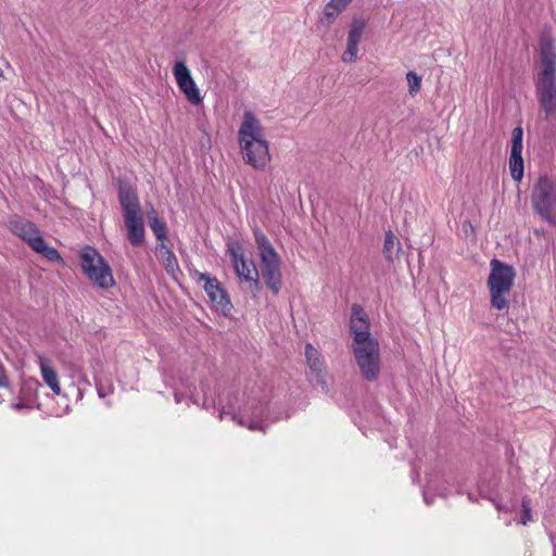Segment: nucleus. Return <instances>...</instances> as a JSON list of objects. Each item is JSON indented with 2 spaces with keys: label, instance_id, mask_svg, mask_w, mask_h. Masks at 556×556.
<instances>
[{
  "label": "nucleus",
  "instance_id": "nucleus-5",
  "mask_svg": "<svg viewBox=\"0 0 556 556\" xmlns=\"http://www.w3.org/2000/svg\"><path fill=\"white\" fill-rule=\"evenodd\" d=\"M9 229L27 243L34 252L41 254L48 261L64 264V260L59 251L46 243L41 231L31 220L15 215L9 220Z\"/></svg>",
  "mask_w": 556,
  "mask_h": 556
},
{
  "label": "nucleus",
  "instance_id": "nucleus-3",
  "mask_svg": "<svg viewBox=\"0 0 556 556\" xmlns=\"http://www.w3.org/2000/svg\"><path fill=\"white\" fill-rule=\"evenodd\" d=\"M254 240L258 250L261 261V273L266 287L278 294L282 287V275L280 270V256L267 236L258 228L253 229Z\"/></svg>",
  "mask_w": 556,
  "mask_h": 556
},
{
  "label": "nucleus",
  "instance_id": "nucleus-2",
  "mask_svg": "<svg viewBox=\"0 0 556 556\" xmlns=\"http://www.w3.org/2000/svg\"><path fill=\"white\" fill-rule=\"evenodd\" d=\"M242 157L256 170H264L271 161L268 141L261 122L251 111H245L238 130Z\"/></svg>",
  "mask_w": 556,
  "mask_h": 556
},
{
  "label": "nucleus",
  "instance_id": "nucleus-17",
  "mask_svg": "<svg viewBox=\"0 0 556 556\" xmlns=\"http://www.w3.org/2000/svg\"><path fill=\"white\" fill-rule=\"evenodd\" d=\"M305 358L307 366L309 367L317 381L321 384H325V362L320 352L311 343H306L305 345Z\"/></svg>",
  "mask_w": 556,
  "mask_h": 556
},
{
  "label": "nucleus",
  "instance_id": "nucleus-8",
  "mask_svg": "<svg viewBox=\"0 0 556 556\" xmlns=\"http://www.w3.org/2000/svg\"><path fill=\"white\" fill-rule=\"evenodd\" d=\"M534 212L549 225L556 226V178L541 175L531 190Z\"/></svg>",
  "mask_w": 556,
  "mask_h": 556
},
{
  "label": "nucleus",
  "instance_id": "nucleus-7",
  "mask_svg": "<svg viewBox=\"0 0 556 556\" xmlns=\"http://www.w3.org/2000/svg\"><path fill=\"white\" fill-rule=\"evenodd\" d=\"M79 258L81 270L92 285L103 290L116 285L111 266L96 248L85 245Z\"/></svg>",
  "mask_w": 556,
  "mask_h": 556
},
{
  "label": "nucleus",
  "instance_id": "nucleus-6",
  "mask_svg": "<svg viewBox=\"0 0 556 556\" xmlns=\"http://www.w3.org/2000/svg\"><path fill=\"white\" fill-rule=\"evenodd\" d=\"M491 273L488 278L491 306L502 311L507 308L508 301L506 295L514 286L515 269L513 266L493 258L490 263Z\"/></svg>",
  "mask_w": 556,
  "mask_h": 556
},
{
  "label": "nucleus",
  "instance_id": "nucleus-24",
  "mask_svg": "<svg viewBox=\"0 0 556 556\" xmlns=\"http://www.w3.org/2000/svg\"><path fill=\"white\" fill-rule=\"evenodd\" d=\"M521 523L523 526L528 525L532 520L531 514V501L529 497L525 496L521 501Z\"/></svg>",
  "mask_w": 556,
  "mask_h": 556
},
{
  "label": "nucleus",
  "instance_id": "nucleus-12",
  "mask_svg": "<svg viewBox=\"0 0 556 556\" xmlns=\"http://www.w3.org/2000/svg\"><path fill=\"white\" fill-rule=\"evenodd\" d=\"M173 75L179 90L184 93L187 101L192 105H200L203 102L200 89L198 88L191 72L184 61H177L173 66Z\"/></svg>",
  "mask_w": 556,
  "mask_h": 556
},
{
  "label": "nucleus",
  "instance_id": "nucleus-1",
  "mask_svg": "<svg viewBox=\"0 0 556 556\" xmlns=\"http://www.w3.org/2000/svg\"><path fill=\"white\" fill-rule=\"evenodd\" d=\"M534 75L535 97L543 119H556V47L549 31L541 34L538 42Z\"/></svg>",
  "mask_w": 556,
  "mask_h": 556
},
{
  "label": "nucleus",
  "instance_id": "nucleus-19",
  "mask_svg": "<svg viewBox=\"0 0 556 556\" xmlns=\"http://www.w3.org/2000/svg\"><path fill=\"white\" fill-rule=\"evenodd\" d=\"M148 222L156 240L160 243H164L167 238V227L154 208H151V211L148 212Z\"/></svg>",
  "mask_w": 556,
  "mask_h": 556
},
{
  "label": "nucleus",
  "instance_id": "nucleus-20",
  "mask_svg": "<svg viewBox=\"0 0 556 556\" xmlns=\"http://www.w3.org/2000/svg\"><path fill=\"white\" fill-rule=\"evenodd\" d=\"M352 0H330L324 8V16L331 24L351 3Z\"/></svg>",
  "mask_w": 556,
  "mask_h": 556
},
{
  "label": "nucleus",
  "instance_id": "nucleus-27",
  "mask_svg": "<svg viewBox=\"0 0 556 556\" xmlns=\"http://www.w3.org/2000/svg\"><path fill=\"white\" fill-rule=\"evenodd\" d=\"M248 428H249L250 430L258 429V427H257V425H256V424H250V425L248 426Z\"/></svg>",
  "mask_w": 556,
  "mask_h": 556
},
{
  "label": "nucleus",
  "instance_id": "nucleus-9",
  "mask_svg": "<svg viewBox=\"0 0 556 556\" xmlns=\"http://www.w3.org/2000/svg\"><path fill=\"white\" fill-rule=\"evenodd\" d=\"M355 362L366 381H376L381 371V355L378 340L351 345Z\"/></svg>",
  "mask_w": 556,
  "mask_h": 556
},
{
  "label": "nucleus",
  "instance_id": "nucleus-25",
  "mask_svg": "<svg viewBox=\"0 0 556 556\" xmlns=\"http://www.w3.org/2000/svg\"><path fill=\"white\" fill-rule=\"evenodd\" d=\"M9 387V378L5 372V368L2 364H0V388Z\"/></svg>",
  "mask_w": 556,
  "mask_h": 556
},
{
  "label": "nucleus",
  "instance_id": "nucleus-14",
  "mask_svg": "<svg viewBox=\"0 0 556 556\" xmlns=\"http://www.w3.org/2000/svg\"><path fill=\"white\" fill-rule=\"evenodd\" d=\"M366 21L362 17H354L350 25L346 38V48L342 53V62L354 63L358 59V45L366 28Z\"/></svg>",
  "mask_w": 556,
  "mask_h": 556
},
{
  "label": "nucleus",
  "instance_id": "nucleus-29",
  "mask_svg": "<svg viewBox=\"0 0 556 556\" xmlns=\"http://www.w3.org/2000/svg\"><path fill=\"white\" fill-rule=\"evenodd\" d=\"M0 402H3V400H0Z\"/></svg>",
  "mask_w": 556,
  "mask_h": 556
},
{
  "label": "nucleus",
  "instance_id": "nucleus-23",
  "mask_svg": "<svg viewBox=\"0 0 556 556\" xmlns=\"http://www.w3.org/2000/svg\"><path fill=\"white\" fill-rule=\"evenodd\" d=\"M406 79L408 84V92L412 97H415L421 89V77L415 72L409 71L406 74Z\"/></svg>",
  "mask_w": 556,
  "mask_h": 556
},
{
  "label": "nucleus",
  "instance_id": "nucleus-26",
  "mask_svg": "<svg viewBox=\"0 0 556 556\" xmlns=\"http://www.w3.org/2000/svg\"><path fill=\"white\" fill-rule=\"evenodd\" d=\"M97 391H98V395L100 397H104L106 396L108 394L112 393L113 392V388L110 387L106 391L104 390V388L100 384L97 383Z\"/></svg>",
  "mask_w": 556,
  "mask_h": 556
},
{
  "label": "nucleus",
  "instance_id": "nucleus-21",
  "mask_svg": "<svg viewBox=\"0 0 556 556\" xmlns=\"http://www.w3.org/2000/svg\"><path fill=\"white\" fill-rule=\"evenodd\" d=\"M401 250L400 240L391 231H387L384 236L383 243V254L388 261H392L394 254H396Z\"/></svg>",
  "mask_w": 556,
  "mask_h": 556
},
{
  "label": "nucleus",
  "instance_id": "nucleus-4",
  "mask_svg": "<svg viewBox=\"0 0 556 556\" xmlns=\"http://www.w3.org/2000/svg\"><path fill=\"white\" fill-rule=\"evenodd\" d=\"M118 200L124 213L127 238L134 247L144 242V224L136 190L130 186L118 188Z\"/></svg>",
  "mask_w": 556,
  "mask_h": 556
},
{
  "label": "nucleus",
  "instance_id": "nucleus-10",
  "mask_svg": "<svg viewBox=\"0 0 556 556\" xmlns=\"http://www.w3.org/2000/svg\"><path fill=\"white\" fill-rule=\"evenodd\" d=\"M227 254L230 257L235 273L241 282L251 283L253 292L262 289L260 275L253 261H248L240 241L232 240L227 243Z\"/></svg>",
  "mask_w": 556,
  "mask_h": 556
},
{
  "label": "nucleus",
  "instance_id": "nucleus-18",
  "mask_svg": "<svg viewBox=\"0 0 556 556\" xmlns=\"http://www.w3.org/2000/svg\"><path fill=\"white\" fill-rule=\"evenodd\" d=\"M39 386L37 379L25 380L21 387L18 402L12 404V407L16 410L22 408H31L37 399L36 389Z\"/></svg>",
  "mask_w": 556,
  "mask_h": 556
},
{
  "label": "nucleus",
  "instance_id": "nucleus-15",
  "mask_svg": "<svg viewBox=\"0 0 556 556\" xmlns=\"http://www.w3.org/2000/svg\"><path fill=\"white\" fill-rule=\"evenodd\" d=\"M522 137L523 131L521 127L514 128L511 132V148L509 156V172L511 178L520 181L523 177V160H522Z\"/></svg>",
  "mask_w": 556,
  "mask_h": 556
},
{
  "label": "nucleus",
  "instance_id": "nucleus-22",
  "mask_svg": "<svg viewBox=\"0 0 556 556\" xmlns=\"http://www.w3.org/2000/svg\"><path fill=\"white\" fill-rule=\"evenodd\" d=\"M159 245L162 263L167 273H174L176 269H178L177 257L175 256L174 252L165 245V243H160Z\"/></svg>",
  "mask_w": 556,
  "mask_h": 556
},
{
  "label": "nucleus",
  "instance_id": "nucleus-16",
  "mask_svg": "<svg viewBox=\"0 0 556 556\" xmlns=\"http://www.w3.org/2000/svg\"><path fill=\"white\" fill-rule=\"evenodd\" d=\"M36 364L39 367L41 378L54 395L62 392L60 377L52 362L42 354H36Z\"/></svg>",
  "mask_w": 556,
  "mask_h": 556
},
{
  "label": "nucleus",
  "instance_id": "nucleus-13",
  "mask_svg": "<svg viewBox=\"0 0 556 556\" xmlns=\"http://www.w3.org/2000/svg\"><path fill=\"white\" fill-rule=\"evenodd\" d=\"M350 331L353 337L352 345H359L377 340L370 333V321L367 313L358 303L351 306Z\"/></svg>",
  "mask_w": 556,
  "mask_h": 556
},
{
  "label": "nucleus",
  "instance_id": "nucleus-11",
  "mask_svg": "<svg viewBox=\"0 0 556 556\" xmlns=\"http://www.w3.org/2000/svg\"><path fill=\"white\" fill-rule=\"evenodd\" d=\"M199 281L204 282V290L216 311L222 312L225 316L229 315L232 309V303L223 285L217 278L211 277L206 273H199Z\"/></svg>",
  "mask_w": 556,
  "mask_h": 556
},
{
  "label": "nucleus",
  "instance_id": "nucleus-28",
  "mask_svg": "<svg viewBox=\"0 0 556 556\" xmlns=\"http://www.w3.org/2000/svg\"><path fill=\"white\" fill-rule=\"evenodd\" d=\"M2 76V71L0 70V77Z\"/></svg>",
  "mask_w": 556,
  "mask_h": 556
}]
</instances>
